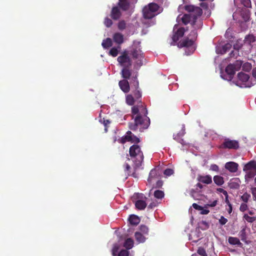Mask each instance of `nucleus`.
<instances>
[{
    "mask_svg": "<svg viewBox=\"0 0 256 256\" xmlns=\"http://www.w3.org/2000/svg\"><path fill=\"white\" fill-rule=\"evenodd\" d=\"M112 40L110 38H106L102 42V46L104 48H107L112 46Z\"/></svg>",
    "mask_w": 256,
    "mask_h": 256,
    "instance_id": "nucleus-32",
    "label": "nucleus"
},
{
    "mask_svg": "<svg viewBox=\"0 0 256 256\" xmlns=\"http://www.w3.org/2000/svg\"><path fill=\"white\" fill-rule=\"evenodd\" d=\"M114 41L118 44H121L124 42V35L120 32H116L113 36Z\"/></svg>",
    "mask_w": 256,
    "mask_h": 256,
    "instance_id": "nucleus-21",
    "label": "nucleus"
},
{
    "mask_svg": "<svg viewBox=\"0 0 256 256\" xmlns=\"http://www.w3.org/2000/svg\"><path fill=\"white\" fill-rule=\"evenodd\" d=\"M100 122L102 124L105 126V132L108 131V124L111 122L109 120H106L105 118H101L100 120Z\"/></svg>",
    "mask_w": 256,
    "mask_h": 256,
    "instance_id": "nucleus-36",
    "label": "nucleus"
},
{
    "mask_svg": "<svg viewBox=\"0 0 256 256\" xmlns=\"http://www.w3.org/2000/svg\"><path fill=\"white\" fill-rule=\"evenodd\" d=\"M228 222V220L225 218L224 216H221L220 220L219 222L221 225H224Z\"/></svg>",
    "mask_w": 256,
    "mask_h": 256,
    "instance_id": "nucleus-53",
    "label": "nucleus"
},
{
    "mask_svg": "<svg viewBox=\"0 0 256 256\" xmlns=\"http://www.w3.org/2000/svg\"><path fill=\"white\" fill-rule=\"evenodd\" d=\"M164 174L166 176H170L174 174V170L171 168H166L164 170Z\"/></svg>",
    "mask_w": 256,
    "mask_h": 256,
    "instance_id": "nucleus-50",
    "label": "nucleus"
},
{
    "mask_svg": "<svg viewBox=\"0 0 256 256\" xmlns=\"http://www.w3.org/2000/svg\"><path fill=\"white\" fill-rule=\"evenodd\" d=\"M159 5L154 2H151L144 6L142 9L143 17L145 19H151L160 13Z\"/></svg>",
    "mask_w": 256,
    "mask_h": 256,
    "instance_id": "nucleus-6",
    "label": "nucleus"
},
{
    "mask_svg": "<svg viewBox=\"0 0 256 256\" xmlns=\"http://www.w3.org/2000/svg\"><path fill=\"white\" fill-rule=\"evenodd\" d=\"M197 180L200 182L208 184L212 182V178L210 175L202 176L198 175L196 178Z\"/></svg>",
    "mask_w": 256,
    "mask_h": 256,
    "instance_id": "nucleus-16",
    "label": "nucleus"
},
{
    "mask_svg": "<svg viewBox=\"0 0 256 256\" xmlns=\"http://www.w3.org/2000/svg\"><path fill=\"white\" fill-rule=\"evenodd\" d=\"M130 223L134 226L138 225L140 222V218L136 215L132 214L128 218Z\"/></svg>",
    "mask_w": 256,
    "mask_h": 256,
    "instance_id": "nucleus-25",
    "label": "nucleus"
},
{
    "mask_svg": "<svg viewBox=\"0 0 256 256\" xmlns=\"http://www.w3.org/2000/svg\"><path fill=\"white\" fill-rule=\"evenodd\" d=\"M136 208L139 210H143L146 206V202L142 200H138L135 202Z\"/></svg>",
    "mask_w": 256,
    "mask_h": 256,
    "instance_id": "nucleus-24",
    "label": "nucleus"
},
{
    "mask_svg": "<svg viewBox=\"0 0 256 256\" xmlns=\"http://www.w3.org/2000/svg\"><path fill=\"white\" fill-rule=\"evenodd\" d=\"M124 168L125 172H127L128 174L129 172H130V164H128L127 163H126L124 165Z\"/></svg>",
    "mask_w": 256,
    "mask_h": 256,
    "instance_id": "nucleus-56",
    "label": "nucleus"
},
{
    "mask_svg": "<svg viewBox=\"0 0 256 256\" xmlns=\"http://www.w3.org/2000/svg\"><path fill=\"white\" fill-rule=\"evenodd\" d=\"M118 50L117 48L115 47L112 48L110 52H109V54L112 56L113 57H116L118 55Z\"/></svg>",
    "mask_w": 256,
    "mask_h": 256,
    "instance_id": "nucleus-39",
    "label": "nucleus"
},
{
    "mask_svg": "<svg viewBox=\"0 0 256 256\" xmlns=\"http://www.w3.org/2000/svg\"><path fill=\"white\" fill-rule=\"evenodd\" d=\"M217 191L220 192L222 193L224 196H227V194H228L227 192L222 188H217Z\"/></svg>",
    "mask_w": 256,
    "mask_h": 256,
    "instance_id": "nucleus-60",
    "label": "nucleus"
},
{
    "mask_svg": "<svg viewBox=\"0 0 256 256\" xmlns=\"http://www.w3.org/2000/svg\"><path fill=\"white\" fill-rule=\"evenodd\" d=\"M157 203L156 202H152L148 206V208H154L156 206Z\"/></svg>",
    "mask_w": 256,
    "mask_h": 256,
    "instance_id": "nucleus-62",
    "label": "nucleus"
},
{
    "mask_svg": "<svg viewBox=\"0 0 256 256\" xmlns=\"http://www.w3.org/2000/svg\"><path fill=\"white\" fill-rule=\"evenodd\" d=\"M252 69V64L249 62H246L242 66V70L246 72H249Z\"/></svg>",
    "mask_w": 256,
    "mask_h": 256,
    "instance_id": "nucleus-47",
    "label": "nucleus"
},
{
    "mask_svg": "<svg viewBox=\"0 0 256 256\" xmlns=\"http://www.w3.org/2000/svg\"><path fill=\"white\" fill-rule=\"evenodd\" d=\"M140 230L144 234L148 235V228L144 225L140 226Z\"/></svg>",
    "mask_w": 256,
    "mask_h": 256,
    "instance_id": "nucleus-46",
    "label": "nucleus"
},
{
    "mask_svg": "<svg viewBox=\"0 0 256 256\" xmlns=\"http://www.w3.org/2000/svg\"><path fill=\"white\" fill-rule=\"evenodd\" d=\"M128 79L120 80L118 82V85L120 89L125 93L128 92L130 90V85Z\"/></svg>",
    "mask_w": 256,
    "mask_h": 256,
    "instance_id": "nucleus-17",
    "label": "nucleus"
},
{
    "mask_svg": "<svg viewBox=\"0 0 256 256\" xmlns=\"http://www.w3.org/2000/svg\"><path fill=\"white\" fill-rule=\"evenodd\" d=\"M226 72L228 75L229 80H231L235 74V68L233 64H230L226 68Z\"/></svg>",
    "mask_w": 256,
    "mask_h": 256,
    "instance_id": "nucleus-20",
    "label": "nucleus"
},
{
    "mask_svg": "<svg viewBox=\"0 0 256 256\" xmlns=\"http://www.w3.org/2000/svg\"><path fill=\"white\" fill-rule=\"evenodd\" d=\"M241 4L248 8H251L252 6L250 0H241Z\"/></svg>",
    "mask_w": 256,
    "mask_h": 256,
    "instance_id": "nucleus-48",
    "label": "nucleus"
},
{
    "mask_svg": "<svg viewBox=\"0 0 256 256\" xmlns=\"http://www.w3.org/2000/svg\"><path fill=\"white\" fill-rule=\"evenodd\" d=\"M197 252L201 256H208L205 250L202 247L198 248Z\"/></svg>",
    "mask_w": 256,
    "mask_h": 256,
    "instance_id": "nucleus-49",
    "label": "nucleus"
},
{
    "mask_svg": "<svg viewBox=\"0 0 256 256\" xmlns=\"http://www.w3.org/2000/svg\"><path fill=\"white\" fill-rule=\"evenodd\" d=\"M248 208V205L246 204V203H242L241 204H240V210L242 212H244V211H246L247 209Z\"/></svg>",
    "mask_w": 256,
    "mask_h": 256,
    "instance_id": "nucleus-51",
    "label": "nucleus"
},
{
    "mask_svg": "<svg viewBox=\"0 0 256 256\" xmlns=\"http://www.w3.org/2000/svg\"><path fill=\"white\" fill-rule=\"evenodd\" d=\"M126 135V138H128V142L130 141L135 144H138L140 142V138L132 134L130 131H128Z\"/></svg>",
    "mask_w": 256,
    "mask_h": 256,
    "instance_id": "nucleus-22",
    "label": "nucleus"
},
{
    "mask_svg": "<svg viewBox=\"0 0 256 256\" xmlns=\"http://www.w3.org/2000/svg\"><path fill=\"white\" fill-rule=\"evenodd\" d=\"M185 30L183 27L180 28L176 31L175 28L174 30V34L172 37V40L174 42H176L180 38H182L184 34Z\"/></svg>",
    "mask_w": 256,
    "mask_h": 256,
    "instance_id": "nucleus-13",
    "label": "nucleus"
},
{
    "mask_svg": "<svg viewBox=\"0 0 256 256\" xmlns=\"http://www.w3.org/2000/svg\"><path fill=\"white\" fill-rule=\"evenodd\" d=\"M238 80L243 82V84L245 86H250L248 82V80L250 78L248 74L242 72H240L238 74Z\"/></svg>",
    "mask_w": 256,
    "mask_h": 256,
    "instance_id": "nucleus-15",
    "label": "nucleus"
},
{
    "mask_svg": "<svg viewBox=\"0 0 256 256\" xmlns=\"http://www.w3.org/2000/svg\"><path fill=\"white\" fill-rule=\"evenodd\" d=\"M250 197V195L247 192H245L240 197L241 200L244 202V203H246L249 198Z\"/></svg>",
    "mask_w": 256,
    "mask_h": 256,
    "instance_id": "nucleus-45",
    "label": "nucleus"
},
{
    "mask_svg": "<svg viewBox=\"0 0 256 256\" xmlns=\"http://www.w3.org/2000/svg\"><path fill=\"white\" fill-rule=\"evenodd\" d=\"M228 242L232 245H237L240 247H242V244L240 242V240L235 237L230 236L228 239Z\"/></svg>",
    "mask_w": 256,
    "mask_h": 256,
    "instance_id": "nucleus-26",
    "label": "nucleus"
},
{
    "mask_svg": "<svg viewBox=\"0 0 256 256\" xmlns=\"http://www.w3.org/2000/svg\"><path fill=\"white\" fill-rule=\"evenodd\" d=\"M133 199L144 198V194H135L132 197Z\"/></svg>",
    "mask_w": 256,
    "mask_h": 256,
    "instance_id": "nucleus-55",
    "label": "nucleus"
},
{
    "mask_svg": "<svg viewBox=\"0 0 256 256\" xmlns=\"http://www.w3.org/2000/svg\"><path fill=\"white\" fill-rule=\"evenodd\" d=\"M140 42L134 44L130 50V54L134 59L136 60L134 64V67L138 69L142 65L143 53L141 50Z\"/></svg>",
    "mask_w": 256,
    "mask_h": 256,
    "instance_id": "nucleus-5",
    "label": "nucleus"
},
{
    "mask_svg": "<svg viewBox=\"0 0 256 256\" xmlns=\"http://www.w3.org/2000/svg\"><path fill=\"white\" fill-rule=\"evenodd\" d=\"M194 42V41L193 40H192L191 38H184L182 40L180 41L178 44V46L180 48H183V47H190L193 45Z\"/></svg>",
    "mask_w": 256,
    "mask_h": 256,
    "instance_id": "nucleus-18",
    "label": "nucleus"
},
{
    "mask_svg": "<svg viewBox=\"0 0 256 256\" xmlns=\"http://www.w3.org/2000/svg\"><path fill=\"white\" fill-rule=\"evenodd\" d=\"M192 206L194 209L198 210H200L202 209V206H199L196 203H194L192 204Z\"/></svg>",
    "mask_w": 256,
    "mask_h": 256,
    "instance_id": "nucleus-58",
    "label": "nucleus"
},
{
    "mask_svg": "<svg viewBox=\"0 0 256 256\" xmlns=\"http://www.w3.org/2000/svg\"><path fill=\"white\" fill-rule=\"evenodd\" d=\"M203 188V186L200 182L196 184L193 188L190 191V195L192 198L195 200H198L197 198L198 196H200V194L202 192V190Z\"/></svg>",
    "mask_w": 256,
    "mask_h": 256,
    "instance_id": "nucleus-10",
    "label": "nucleus"
},
{
    "mask_svg": "<svg viewBox=\"0 0 256 256\" xmlns=\"http://www.w3.org/2000/svg\"><path fill=\"white\" fill-rule=\"evenodd\" d=\"M190 14H184L182 18V21L184 24H187L190 22H192V15L195 14L194 12H190Z\"/></svg>",
    "mask_w": 256,
    "mask_h": 256,
    "instance_id": "nucleus-23",
    "label": "nucleus"
},
{
    "mask_svg": "<svg viewBox=\"0 0 256 256\" xmlns=\"http://www.w3.org/2000/svg\"><path fill=\"white\" fill-rule=\"evenodd\" d=\"M252 193L254 199L256 200V187L252 188Z\"/></svg>",
    "mask_w": 256,
    "mask_h": 256,
    "instance_id": "nucleus-61",
    "label": "nucleus"
},
{
    "mask_svg": "<svg viewBox=\"0 0 256 256\" xmlns=\"http://www.w3.org/2000/svg\"><path fill=\"white\" fill-rule=\"evenodd\" d=\"M154 196L157 198L162 199L164 196V192L162 190H156L154 192Z\"/></svg>",
    "mask_w": 256,
    "mask_h": 256,
    "instance_id": "nucleus-38",
    "label": "nucleus"
},
{
    "mask_svg": "<svg viewBox=\"0 0 256 256\" xmlns=\"http://www.w3.org/2000/svg\"><path fill=\"white\" fill-rule=\"evenodd\" d=\"M232 47V45L228 43L225 44L223 47L222 50H224V52H226L228 50H230Z\"/></svg>",
    "mask_w": 256,
    "mask_h": 256,
    "instance_id": "nucleus-54",
    "label": "nucleus"
},
{
    "mask_svg": "<svg viewBox=\"0 0 256 256\" xmlns=\"http://www.w3.org/2000/svg\"><path fill=\"white\" fill-rule=\"evenodd\" d=\"M128 54V52L124 51L117 58L119 64L123 67L121 72L122 76L126 79H130L132 76V71L130 68L132 66V62Z\"/></svg>",
    "mask_w": 256,
    "mask_h": 256,
    "instance_id": "nucleus-2",
    "label": "nucleus"
},
{
    "mask_svg": "<svg viewBox=\"0 0 256 256\" xmlns=\"http://www.w3.org/2000/svg\"><path fill=\"white\" fill-rule=\"evenodd\" d=\"M246 176L250 178H254L256 174V169H253V170H246Z\"/></svg>",
    "mask_w": 256,
    "mask_h": 256,
    "instance_id": "nucleus-40",
    "label": "nucleus"
},
{
    "mask_svg": "<svg viewBox=\"0 0 256 256\" xmlns=\"http://www.w3.org/2000/svg\"><path fill=\"white\" fill-rule=\"evenodd\" d=\"M132 0H118V6L124 11L128 10L132 3Z\"/></svg>",
    "mask_w": 256,
    "mask_h": 256,
    "instance_id": "nucleus-14",
    "label": "nucleus"
},
{
    "mask_svg": "<svg viewBox=\"0 0 256 256\" xmlns=\"http://www.w3.org/2000/svg\"><path fill=\"white\" fill-rule=\"evenodd\" d=\"M252 76L256 79V68H253L252 70Z\"/></svg>",
    "mask_w": 256,
    "mask_h": 256,
    "instance_id": "nucleus-64",
    "label": "nucleus"
},
{
    "mask_svg": "<svg viewBox=\"0 0 256 256\" xmlns=\"http://www.w3.org/2000/svg\"><path fill=\"white\" fill-rule=\"evenodd\" d=\"M244 218L245 220H246L248 222H253L256 220V217L254 216H250L247 214H244Z\"/></svg>",
    "mask_w": 256,
    "mask_h": 256,
    "instance_id": "nucleus-41",
    "label": "nucleus"
},
{
    "mask_svg": "<svg viewBox=\"0 0 256 256\" xmlns=\"http://www.w3.org/2000/svg\"><path fill=\"white\" fill-rule=\"evenodd\" d=\"M253 169H256V164L254 161H250L244 166V170H253Z\"/></svg>",
    "mask_w": 256,
    "mask_h": 256,
    "instance_id": "nucleus-29",
    "label": "nucleus"
},
{
    "mask_svg": "<svg viewBox=\"0 0 256 256\" xmlns=\"http://www.w3.org/2000/svg\"><path fill=\"white\" fill-rule=\"evenodd\" d=\"M134 236L136 240L139 243L144 242L146 240V238L140 232H136L134 234Z\"/></svg>",
    "mask_w": 256,
    "mask_h": 256,
    "instance_id": "nucleus-28",
    "label": "nucleus"
},
{
    "mask_svg": "<svg viewBox=\"0 0 256 256\" xmlns=\"http://www.w3.org/2000/svg\"><path fill=\"white\" fill-rule=\"evenodd\" d=\"M132 116L134 122L128 124L129 128L133 131L138 129L141 132L147 129L150 124V119L147 116L148 110L146 107L134 106L132 108Z\"/></svg>",
    "mask_w": 256,
    "mask_h": 256,
    "instance_id": "nucleus-1",
    "label": "nucleus"
},
{
    "mask_svg": "<svg viewBox=\"0 0 256 256\" xmlns=\"http://www.w3.org/2000/svg\"><path fill=\"white\" fill-rule=\"evenodd\" d=\"M120 8L117 6H114L112 8L110 14V16L111 18L114 20H118L122 16V12L120 10Z\"/></svg>",
    "mask_w": 256,
    "mask_h": 256,
    "instance_id": "nucleus-12",
    "label": "nucleus"
},
{
    "mask_svg": "<svg viewBox=\"0 0 256 256\" xmlns=\"http://www.w3.org/2000/svg\"><path fill=\"white\" fill-rule=\"evenodd\" d=\"M118 28L120 30H124L126 28V23L124 20H122L120 21L118 24Z\"/></svg>",
    "mask_w": 256,
    "mask_h": 256,
    "instance_id": "nucleus-43",
    "label": "nucleus"
},
{
    "mask_svg": "<svg viewBox=\"0 0 256 256\" xmlns=\"http://www.w3.org/2000/svg\"><path fill=\"white\" fill-rule=\"evenodd\" d=\"M246 228H243L239 232V236L242 241H245L246 239Z\"/></svg>",
    "mask_w": 256,
    "mask_h": 256,
    "instance_id": "nucleus-37",
    "label": "nucleus"
},
{
    "mask_svg": "<svg viewBox=\"0 0 256 256\" xmlns=\"http://www.w3.org/2000/svg\"><path fill=\"white\" fill-rule=\"evenodd\" d=\"M138 72L134 73L133 76H131L130 80V84L131 86L132 92L136 100H138L142 97V94L139 89V82L138 80Z\"/></svg>",
    "mask_w": 256,
    "mask_h": 256,
    "instance_id": "nucleus-7",
    "label": "nucleus"
},
{
    "mask_svg": "<svg viewBox=\"0 0 256 256\" xmlns=\"http://www.w3.org/2000/svg\"><path fill=\"white\" fill-rule=\"evenodd\" d=\"M104 24L107 27L110 28V27L112 24L113 22L111 19L108 18V17H106L104 22Z\"/></svg>",
    "mask_w": 256,
    "mask_h": 256,
    "instance_id": "nucleus-42",
    "label": "nucleus"
},
{
    "mask_svg": "<svg viewBox=\"0 0 256 256\" xmlns=\"http://www.w3.org/2000/svg\"><path fill=\"white\" fill-rule=\"evenodd\" d=\"M222 148H224L238 150L240 148L239 142L236 140H232L228 138H226L222 144Z\"/></svg>",
    "mask_w": 256,
    "mask_h": 256,
    "instance_id": "nucleus-8",
    "label": "nucleus"
},
{
    "mask_svg": "<svg viewBox=\"0 0 256 256\" xmlns=\"http://www.w3.org/2000/svg\"><path fill=\"white\" fill-rule=\"evenodd\" d=\"M126 102L130 106H132L134 103V98L132 94H128L126 96Z\"/></svg>",
    "mask_w": 256,
    "mask_h": 256,
    "instance_id": "nucleus-34",
    "label": "nucleus"
},
{
    "mask_svg": "<svg viewBox=\"0 0 256 256\" xmlns=\"http://www.w3.org/2000/svg\"><path fill=\"white\" fill-rule=\"evenodd\" d=\"M210 170L213 171L218 172L219 170V168L216 164H213L210 166Z\"/></svg>",
    "mask_w": 256,
    "mask_h": 256,
    "instance_id": "nucleus-57",
    "label": "nucleus"
},
{
    "mask_svg": "<svg viewBox=\"0 0 256 256\" xmlns=\"http://www.w3.org/2000/svg\"><path fill=\"white\" fill-rule=\"evenodd\" d=\"M238 164L233 162H228L225 164V168L232 172H235L238 170Z\"/></svg>",
    "mask_w": 256,
    "mask_h": 256,
    "instance_id": "nucleus-19",
    "label": "nucleus"
},
{
    "mask_svg": "<svg viewBox=\"0 0 256 256\" xmlns=\"http://www.w3.org/2000/svg\"><path fill=\"white\" fill-rule=\"evenodd\" d=\"M241 14L245 21H248L250 18V12L249 10H242Z\"/></svg>",
    "mask_w": 256,
    "mask_h": 256,
    "instance_id": "nucleus-35",
    "label": "nucleus"
},
{
    "mask_svg": "<svg viewBox=\"0 0 256 256\" xmlns=\"http://www.w3.org/2000/svg\"><path fill=\"white\" fill-rule=\"evenodd\" d=\"M184 9L189 12L196 14H194L192 15V20L191 24L194 29L200 28L202 26V21L200 19L198 20V18L202 14V9L198 6H195L193 5H186L184 6Z\"/></svg>",
    "mask_w": 256,
    "mask_h": 256,
    "instance_id": "nucleus-3",
    "label": "nucleus"
},
{
    "mask_svg": "<svg viewBox=\"0 0 256 256\" xmlns=\"http://www.w3.org/2000/svg\"><path fill=\"white\" fill-rule=\"evenodd\" d=\"M255 37L252 34H248L246 36L244 42L246 44H250L252 42H255Z\"/></svg>",
    "mask_w": 256,
    "mask_h": 256,
    "instance_id": "nucleus-30",
    "label": "nucleus"
},
{
    "mask_svg": "<svg viewBox=\"0 0 256 256\" xmlns=\"http://www.w3.org/2000/svg\"><path fill=\"white\" fill-rule=\"evenodd\" d=\"M208 208H204L202 207V209L200 210V214H207L210 212V210L207 209Z\"/></svg>",
    "mask_w": 256,
    "mask_h": 256,
    "instance_id": "nucleus-59",
    "label": "nucleus"
},
{
    "mask_svg": "<svg viewBox=\"0 0 256 256\" xmlns=\"http://www.w3.org/2000/svg\"><path fill=\"white\" fill-rule=\"evenodd\" d=\"M214 181L218 186H222L224 184V178L220 176H215L214 177Z\"/></svg>",
    "mask_w": 256,
    "mask_h": 256,
    "instance_id": "nucleus-31",
    "label": "nucleus"
},
{
    "mask_svg": "<svg viewBox=\"0 0 256 256\" xmlns=\"http://www.w3.org/2000/svg\"><path fill=\"white\" fill-rule=\"evenodd\" d=\"M128 141V138H126V136L123 137L120 140V142L122 144H124L126 142Z\"/></svg>",
    "mask_w": 256,
    "mask_h": 256,
    "instance_id": "nucleus-63",
    "label": "nucleus"
},
{
    "mask_svg": "<svg viewBox=\"0 0 256 256\" xmlns=\"http://www.w3.org/2000/svg\"><path fill=\"white\" fill-rule=\"evenodd\" d=\"M217 204H218V200H215L213 201L210 204H205L204 206V208H208V207H214Z\"/></svg>",
    "mask_w": 256,
    "mask_h": 256,
    "instance_id": "nucleus-52",
    "label": "nucleus"
},
{
    "mask_svg": "<svg viewBox=\"0 0 256 256\" xmlns=\"http://www.w3.org/2000/svg\"><path fill=\"white\" fill-rule=\"evenodd\" d=\"M186 129L184 125H182L180 130L176 134H174L173 138L174 140L177 141L178 142L180 143L182 145L184 144V142L182 138V137L186 134Z\"/></svg>",
    "mask_w": 256,
    "mask_h": 256,
    "instance_id": "nucleus-11",
    "label": "nucleus"
},
{
    "mask_svg": "<svg viewBox=\"0 0 256 256\" xmlns=\"http://www.w3.org/2000/svg\"><path fill=\"white\" fill-rule=\"evenodd\" d=\"M129 154L130 159L134 162L136 167L141 166L144 156L141 148L138 145L134 144L129 149Z\"/></svg>",
    "mask_w": 256,
    "mask_h": 256,
    "instance_id": "nucleus-4",
    "label": "nucleus"
},
{
    "mask_svg": "<svg viewBox=\"0 0 256 256\" xmlns=\"http://www.w3.org/2000/svg\"><path fill=\"white\" fill-rule=\"evenodd\" d=\"M112 256H129L130 252L127 250L122 249L119 251V246L118 244L114 246L112 250Z\"/></svg>",
    "mask_w": 256,
    "mask_h": 256,
    "instance_id": "nucleus-9",
    "label": "nucleus"
},
{
    "mask_svg": "<svg viewBox=\"0 0 256 256\" xmlns=\"http://www.w3.org/2000/svg\"><path fill=\"white\" fill-rule=\"evenodd\" d=\"M157 175H158L157 170L154 168L150 172L149 176L148 179V182H151L153 178H156V177Z\"/></svg>",
    "mask_w": 256,
    "mask_h": 256,
    "instance_id": "nucleus-33",
    "label": "nucleus"
},
{
    "mask_svg": "<svg viewBox=\"0 0 256 256\" xmlns=\"http://www.w3.org/2000/svg\"><path fill=\"white\" fill-rule=\"evenodd\" d=\"M197 36H198V34H197L196 30L194 28V30H192L190 32L189 34V37L192 40H193L194 41V40L197 38Z\"/></svg>",
    "mask_w": 256,
    "mask_h": 256,
    "instance_id": "nucleus-44",
    "label": "nucleus"
},
{
    "mask_svg": "<svg viewBox=\"0 0 256 256\" xmlns=\"http://www.w3.org/2000/svg\"><path fill=\"white\" fill-rule=\"evenodd\" d=\"M134 240L131 238H128L124 241V246L127 250L131 249L134 246Z\"/></svg>",
    "mask_w": 256,
    "mask_h": 256,
    "instance_id": "nucleus-27",
    "label": "nucleus"
}]
</instances>
